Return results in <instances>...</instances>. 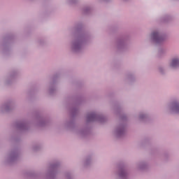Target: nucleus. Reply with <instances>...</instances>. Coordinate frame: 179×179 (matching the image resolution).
<instances>
[{"label": "nucleus", "mask_w": 179, "mask_h": 179, "mask_svg": "<svg viewBox=\"0 0 179 179\" xmlns=\"http://www.w3.org/2000/svg\"><path fill=\"white\" fill-rule=\"evenodd\" d=\"M152 37L153 40H155L156 41H160V40H162V37H160L159 33L156 31L152 34Z\"/></svg>", "instance_id": "obj_1"}, {"label": "nucleus", "mask_w": 179, "mask_h": 179, "mask_svg": "<svg viewBox=\"0 0 179 179\" xmlns=\"http://www.w3.org/2000/svg\"><path fill=\"white\" fill-rule=\"evenodd\" d=\"M174 109L175 110H179V106H175Z\"/></svg>", "instance_id": "obj_4"}, {"label": "nucleus", "mask_w": 179, "mask_h": 179, "mask_svg": "<svg viewBox=\"0 0 179 179\" xmlns=\"http://www.w3.org/2000/svg\"><path fill=\"white\" fill-rule=\"evenodd\" d=\"M178 65H179V60L178 59H173L171 64V66H172L173 68H176V66H178Z\"/></svg>", "instance_id": "obj_2"}, {"label": "nucleus", "mask_w": 179, "mask_h": 179, "mask_svg": "<svg viewBox=\"0 0 179 179\" xmlns=\"http://www.w3.org/2000/svg\"><path fill=\"white\" fill-rule=\"evenodd\" d=\"M95 115L94 114H91L88 116V120L89 121H92V120H93L94 118Z\"/></svg>", "instance_id": "obj_3"}]
</instances>
